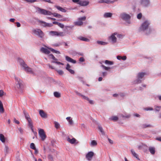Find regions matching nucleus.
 <instances>
[{"label":"nucleus","instance_id":"nucleus-17","mask_svg":"<svg viewBox=\"0 0 161 161\" xmlns=\"http://www.w3.org/2000/svg\"><path fill=\"white\" fill-rule=\"evenodd\" d=\"M116 34V33H114L109 37V38L112 40V41L114 43L116 42V38L115 36V35Z\"/></svg>","mask_w":161,"mask_h":161},{"label":"nucleus","instance_id":"nucleus-52","mask_svg":"<svg viewBox=\"0 0 161 161\" xmlns=\"http://www.w3.org/2000/svg\"><path fill=\"white\" fill-rule=\"evenodd\" d=\"M25 1L27 2L32 3L36 2V0H25Z\"/></svg>","mask_w":161,"mask_h":161},{"label":"nucleus","instance_id":"nucleus-14","mask_svg":"<svg viewBox=\"0 0 161 161\" xmlns=\"http://www.w3.org/2000/svg\"><path fill=\"white\" fill-rule=\"evenodd\" d=\"M0 140L1 141L4 143L8 142V139L5 137L3 135L1 134L0 135Z\"/></svg>","mask_w":161,"mask_h":161},{"label":"nucleus","instance_id":"nucleus-3","mask_svg":"<svg viewBox=\"0 0 161 161\" xmlns=\"http://www.w3.org/2000/svg\"><path fill=\"white\" fill-rule=\"evenodd\" d=\"M150 25L149 22L147 20H145L142 24L139 29V31H144L147 29Z\"/></svg>","mask_w":161,"mask_h":161},{"label":"nucleus","instance_id":"nucleus-61","mask_svg":"<svg viewBox=\"0 0 161 161\" xmlns=\"http://www.w3.org/2000/svg\"><path fill=\"white\" fill-rule=\"evenodd\" d=\"M14 122L16 124H19V121L17 120L15 118L14 119Z\"/></svg>","mask_w":161,"mask_h":161},{"label":"nucleus","instance_id":"nucleus-7","mask_svg":"<svg viewBox=\"0 0 161 161\" xmlns=\"http://www.w3.org/2000/svg\"><path fill=\"white\" fill-rule=\"evenodd\" d=\"M86 19V17L85 16L79 18L78 19V21L75 22V25L78 26L82 25L83 22H82V21H85Z\"/></svg>","mask_w":161,"mask_h":161},{"label":"nucleus","instance_id":"nucleus-36","mask_svg":"<svg viewBox=\"0 0 161 161\" xmlns=\"http://www.w3.org/2000/svg\"><path fill=\"white\" fill-rule=\"evenodd\" d=\"M65 35L64 33L63 32L57 31V36H63Z\"/></svg>","mask_w":161,"mask_h":161},{"label":"nucleus","instance_id":"nucleus-2","mask_svg":"<svg viewBox=\"0 0 161 161\" xmlns=\"http://www.w3.org/2000/svg\"><path fill=\"white\" fill-rule=\"evenodd\" d=\"M18 61L20 63L21 67L23 68L26 72L30 73H32L31 69L27 66V65L25 63L22 59L20 58H18Z\"/></svg>","mask_w":161,"mask_h":161},{"label":"nucleus","instance_id":"nucleus-19","mask_svg":"<svg viewBox=\"0 0 161 161\" xmlns=\"http://www.w3.org/2000/svg\"><path fill=\"white\" fill-rule=\"evenodd\" d=\"M65 58L66 60L68 62L72 63L73 64H75L76 63V61L75 60H73V59L68 56H66L65 57Z\"/></svg>","mask_w":161,"mask_h":161},{"label":"nucleus","instance_id":"nucleus-46","mask_svg":"<svg viewBox=\"0 0 161 161\" xmlns=\"http://www.w3.org/2000/svg\"><path fill=\"white\" fill-rule=\"evenodd\" d=\"M54 125H55V127L56 128L58 129L59 128L60 125H59V124L57 122H54Z\"/></svg>","mask_w":161,"mask_h":161},{"label":"nucleus","instance_id":"nucleus-31","mask_svg":"<svg viewBox=\"0 0 161 161\" xmlns=\"http://www.w3.org/2000/svg\"><path fill=\"white\" fill-rule=\"evenodd\" d=\"M54 97L56 98H59L61 97V94L60 93L55 92L53 93Z\"/></svg>","mask_w":161,"mask_h":161},{"label":"nucleus","instance_id":"nucleus-13","mask_svg":"<svg viewBox=\"0 0 161 161\" xmlns=\"http://www.w3.org/2000/svg\"><path fill=\"white\" fill-rule=\"evenodd\" d=\"M39 114L41 116L42 118H46L47 117V114L42 110H39Z\"/></svg>","mask_w":161,"mask_h":161},{"label":"nucleus","instance_id":"nucleus-27","mask_svg":"<svg viewBox=\"0 0 161 161\" xmlns=\"http://www.w3.org/2000/svg\"><path fill=\"white\" fill-rule=\"evenodd\" d=\"M149 151L152 154H154L155 153V148L154 147H150L149 148Z\"/></svg>","mask_w":161,"mask_h":161},{"label":"nucleus","instance_id":"nucleus-15","mask_svg":"<svg viewBox=\"0 0 161 161\" xmlns=\"http://www.w3.org/2000/svg\"><path fill=\"white\" fill-rule=\"evenodd\" d=\"M98 2V3H113L114 2V1L110 0H99Z\"/></svg>","mask_w":161,"mask_h":161},{"label":"nucleus","instance_id":"nucleus-51","mask_svg":"<svg viewBox=\"0 0 161 161\" xmlns=\"http://www.w3.org/2000/svg\"><path fill=\"white\" fill-rule=\"evenodd\" d=\"M102 66L105 70H108L109 69H110V67H106L104 65H102Z\"/></svg>","mask_w":161,"mask_h":161},{"label":"nucleus","instance_id":"nucleus-22","mask_svg":"<svg viewBox=\"0 0 161 161\" xmlns=\"http://www.w3.org/2000/svg\"><path fill=\"white\" fill-rule=\"evenodd\" d=\"M23 113L24 114L26 119L27 120V121L31 120V119L30 118L28 113H27L25 111V110H24L23 111Z\"/></svg>","mask_w":161,"mask_h":161},{"label":"nucleus","instance_id":"nucleus-55","mask_svg":"<svg viewBox=\"0 0 161 161\" xmlns=\"http://www.w3.org/2000/svg\"><path fill=\"white\" fill-rule=\"evenodd\" d=\"M161 108V107L156 106L155 108V110L157 111H159Z\"/></svg>","mask_w":161,"mask_h":161},{"label":"nucleus","instance_id":"nucleus-63","mask_svg":"<svg viewBox=\"0 0 161 161\" xmlns=\"http://www.w3.org/2000/svg\"><path fill=\"white\" fill-rule=\"evenodd\" d=\"M108 140L109 142L111 143V144H113V142L112 140H111V139H109V138H108Z\"/></svg>","mask_w":161,"mask_h":161},{"label":"nucleus","instance_id":"nucleus-1","mask_svg":"<svg viewBox=\"0 0 161 161\" xmlns=\"http://www.w3.org/2000/svg\"><path fill=\"white\" fill-rule=\"evenodd\" d=\"M16 85L14 87L15 90L18 93H22L23 92V86L22 80L19 78L15 77Z\"/></svg>","mask_w":161,"mask_h":161},{"label":"nucleus","instance_id":"nucleus-33","mask_svg":"<svg viewBox=\"0 0 161 161\" xmlns=\"http://www.w3.org/2000/svg\"><path fill=\"white\" fill-rule=\"evenodd\" d=\"M117 58L119 60L122 59L123 60H125L126 59V57L125 56L122 57L120 56H117Z\"/></svg>","mask_w":161,"mask_h":161},{"label":"nucleus","instance_id":"nucleus-64","mask_svg":"<svg viewBox=\"0 0 161 161\" xmlns=\"http://www.w3.org/2000/svg\"><path fill=\"white\" fill-rule=\"evenodd\" d=\"M14 20L15 19L14 18H11L9 19V21L12 22H14Z\"/></svg>","mask_w":161,"mask_h":161},{"label":"nucleus","instance_id":"nucleus-54","mask_svg":"<svg viewBox=\"0 0 161 161\" xmlns=\"http://www.w3.org/2000/svg\"><path fill=\"white\" fill-rule=\"evenodd\" d=\"M142 13H139L137 15V18L139 19H140L142 18Z\"/></svg>","mask_w":161,"mask_h":161},{"label":"nucleus","instance_id":"nucleus-16","mask_svg":"<svg viewBox=\"0 0 161 161\" xmlns=\"http://www.w3.org/2000/svg\"><path fill=\"white\" fill-rule=\"evenodd\" d=\"M40 50L41 52L46 54H49L50 52L47 49L43 47L41 48Z\"/></svg>","mask_w":161,"mask_h":161},{"label":"nucleus","instance_id":"nucleus-21","mask_svg":"<svg viewBox=\"0 0 161 161\" xmlns=\"http://www.w3.org/2000/svg\"><path fill=\"white\" fill-rule=\"evenodd\" d=\"M67 141L72 144H74L76 141V140L74 138L70 139L69 137H67Z\"/></svg>","mask_w":161,"mask_h":161},{"label":"nucleus","instance_id":"nucleus-48","mask_svg":"<svg viewBox=\"0 0 161 161\" xmlns=\"http://www.w3.org/2000/svg\"><path fill=\"white\" fill-rule=\"evenodd\" d=\"M118 117L116 116H113L111 118V119L114 121H116L117 120H118Z\"/></svg>","mask_w":161,"mask_h":161},{"label":"nucleus","instance_id":"nucleus-62","mask_svg":"<svg viewBox=\"0 0 161 161\" xmlns=\"http://www.w3.org/2000/svg\"><path fill=\"white\" fill-rule=\"evenodd\" d=\"M79 61L80 62H83L84 61V59L83 57H80L79 59Z\"/></svg>","mask_w":161,"mask_h":161},{"label":"nucleus","instance_id":"nucleus-58","mask_svg":"<svg viewBox=\"0 0 161 161\" xmlns=\"http://www.w3.org/2000/svg\"><path fill=\"white\" fill-rule=\"evenodd\" d=\"M48 57L50 58H54V55L52 54H50L48 55Z\"/></svg>","mask_w":161,"mask_h":161},{"label":"nucleus","instance_id":"nucleus-10","mask_svg":"<svg viewBox=\"0 0 161 161\" xmlns=\"http://www.w3.org/2000/svg\"><path fill=\"white\" fill-rule=\"evenodd\" d=\"M141 4L144 7H148L150 4V2L149 0H141Z\"/></svg>","mask_w":161,"mask_h":161},{"label":"nucleus","instance_id":"nucleus-20","mask_svg":"<svg viewBox=\"0 0 161 161\" xmlns=\"http://www.w3.org/2000/svg\"><path fill=\"white\" fill-rule=\"evenodd\" d=\"M89 2L87 1H80V0L79 2V4L81 6H86L88 5Z\"/></svg>","mask_w":161,"mask_h":161},{"label":"nucleus","instance_id":"nucleus-29","mask_svg":"<svg viewBox=\"0 0 161 161\" xmlns=\"http://www.w3.org/2000/svg\"><path fill=\"white\" fill-rule=\"evenodd\" d=\"M112 15V14L110 13H106L104 14V17L105 18L111 17Z\"/></svg>","mask_w":161,"mask_h":161},{"label":"nucleus","instance_id":"nucleus-50","mask_svg":"<svg viewBox=\"0 0 161 161\" xmlns=\"http://www.w3.org/2000/svg\"><path fill=\"white\" fill-rule=\"evenodd\" d=\"M52 63H56V64H61V65H64V64L63 63H61L60 62H59L55 61H52Z\"/></svg>","mask_w":161,"mask_h":161},{"label":"nucleus","instance_id":"nucleus-26","mask_svg":"<svg viewBox=\"0 0 161 161\" xmlns=\"http://www.w3.org/2000/svg\"><path fill=\"white\" fill-rule=\"evenodd\" d=\"M66 119L69 122V123L70 125H73V122L72 119L71 118V117H67L66 118Z\"/></svg>","mask_w":161,"mask_h":161},{"label":"nucleus","instance_id":"nucleus-24","mask_svg":"<svg viewBox=\"0 0 161 161\" xmlns=\"http://www.w3.org/2000/svg\"><path fill=\"white\" fill-rule=\"evenodd\" d=\"M53 24L57 25L59 27L62 28H64V25L60 23L56 22V21H53Z\"/></svg>","mask_w":161,"mask_h":161},{"label":"nucleus","instance_id":"nucleus-47","mask_svg":"<svg viewBox=\"0 0 161 161\" xmlns=\"http://www.w3.org/2000/svg\"><path fill=\"white\" fill-rule=\"evenodd\" d=\"M59 20L60 21H69V19H68V18H63L62 19H59Z\"/></svg>","mask_w":161,"mask_h":161},{"label":"nucleus","instance_id":"nucleus-38","mask_svg":"<svg viewBox=\"0 0 161 161\" xmlns=\"http://www.w3.org/2000/svg\"><path fill=\"white\" fill-rule=\"evenodd\" d=\"M4 109L3 103L1 101V113H4Z\"/></svg>","mask_w":161,"mask_h":161},{"label":"nucleus","instance_id":"nucleus-53","mask_svg":"<svg viewBox=\"0 0 161 161\" xmlns=\"http://www.w3.org/2000/svg\"><path fill=\"white\" fill-rule=\"evenodd\" d=\"M58 73L60 75H62L64 74V72L62 70H58L57 71Z\"/></svg>","mask_w":161,"mask_h":161},{"label":"nucleus","instance_id":"nucleus-39","mask_svg":"<svg viewBox=\"0 0 161 161\" xmlns=\"http://www.w3.org/2000/svg\"><path fill=\"white\" fill-rule=\"evenodd\" d=\"M28 121V125L29 127L31 128H33V123L32 122V121L31 119L30 120H29Z\"/></svg>","mask_w":161,"mask_h":161},{"label":"nucleus","instance_id":"nucleus-28","mask_svg":"<svg viewBox=\"0 0 161 161\" xmlns=\"http://www.w3.org/2000/svg\"><path fill=\"white\" fill-rule=\"evenodd\" d=\"M131 152L132 155L135 157L138 160H140L139 157H138L137 154L135 152V151L133 150V149H131Z\"/></svg>","mask_w":161,"mask_h":161},{"label":"nucleus","instance_id":"nucleus-42","mask_svg":"<svg viewBox=\"0 0 161 161\" xmlns=\"http://www.w3.org/2000/svg\"><path fill=\"white\" fill-rule=\"evenodd\" d=\"M98 129L103 135L104 134V132L103 130V128L100 126H98Z\"/></svg>","mask_w":161,"mask_h":161},{"label":"nucleus","instance_id":"nucleus-41","mask_svg":"<svg viewBox=\"0 0 161 161\" xmlns=\"http://www.w3.org/2000/svg\"><path fill=\"white\" fill-rule=\"evenodd\" d=\"M79 95L80 96H81L83 99L86 100H89V98L88 97H87L83 95H81L80 94H79Z\"/></svg>","mask_w":161,"mask_h":161},{"label":"nucleus","instance_id":"nucleus-44","mask_svg":"<svg viewBox=\"0 0 161 161\" xmlns=\"http://www.w3.org/2000/svg\"><path fill=\"white\" fill-rule=\"evenodd\" d=\"M97 42L98 44L102 45H104L107 44L106 42L101 41H98Z\"/></svg>","mask_w":161,"mask_h":161},{"label":"nucleus","instance_id":"nucleus-57","mask_svg":"<svg viewBox=\"0 0 161 161\" xmlns=\"http://www.w3.org/2000/svg\"><path fill=\"white\" fill-rule=\"evenodd\" d=\"M72 1L74 3H76L78 4H79V2H80V0H72Z\"/></svg>","mask_w":161,"mask_h":161},{"label":"nucleus","instance_id":"nucleus-45","mask_svg":"<svg viewBox=\"0 0 161 161\" xmlns=\"http://www.w3.org/2000/svg\"><path fill=\"white\" fill-rule=\"evenodd\" d=\"M9 150L8 147L6 146H5L4 149V151L5 153L6 154L8 153Z\"/></svg>","mask_w":161,"mask_h":161},{"label":"nucleus","instance_id":"nucleus-30","mask_svg":"<svg viewBox=\"0 0 161 161\" xmlns=\"http://www.w3.org/2000/svg\"><path fill=\"white\" fill-rule=\"evenodd\" d=\"M52 15H53L54 17H57L58 18H62L63 16L59 14L56 13H52Z\"/></svg>","mask_w":161,"mask_h":161},{"label":"nucleus","instance_id":"nucleus-59","mask_svg":"<svg viewBox=\"0 0 161 161\" xmlns=\"http://www.w3.org/2000/svg\"><path fill=\"white\" fill-rule=\"evenodd\" d=\"M145 110L147 111L152 110H153V108H145Z\"/></svg>","mask_w":161,"mask_h":161},{"label":"nucleus","instance_id":"nucleus-60","mask_svg":"<svg viewBox=\"0 0 161 161\" xmlns=\"http://www.w3.org/2000/svg\"><path fill=\"white\" fill-rule=\"evenodd\" d=\"M18 130H19V132L20 133L23 134V129H22V128H19L18 129Z\"/></svg>","mask_w":161,"mask_h":161},{"label":"nucleus","instance_id":"nucleus-11","mask_svg":"<svg viewBox=\"0 0 161 161\" xmlns=\"http://www.w3.org/2000/svg\"><path fill=\"white\" fill-rule=\"evenodd\" d=\"M94 155V153L93 152L90 151L86 155V158L89 161L92 159Z\"/></svg>","mask_w":161,"mask_h":161},{"label":"nucleus","instance_id":"nucleus-37","mask_svg":"<svg viewBox=\"0 0 161 161\" xmlns=\"http://www.w3.org/2000/svg\"><path fill=\"white\" fill-rule=\"evenodd\" d=\"M142 128H145L147 127H151L152 126L150 125L143 124L142 125Z\"/></svg>","mask_w":161,"mask_h":161},{"label":"nucleus","instance_id":"nucleus-8","mask_svg":"<svg viewBox=\"0 0 161 161\" xmlns=\"http://www.w3.org/2000/svg\"><path fill=\"white\" fill-rule=\"evenodd\" d=\"M38 22L42 26L44 27H51L53 26V24L52 23H47L40 20H39Z\"/></svg>","mask_w":161,"mask_h":161},{"label":"nucleus","instance_id":"nucleus-40","mask_svg":"<svg viewBox=\"0 0 161 161\" xmlns=\"http://www.w3.org/2000/svg\"><path fill=\"white\" fill-rule=\"evenodd\" d=\"M105 63L106 64L109 65H112L113 64V63L111 61H108V60H105Z\"/></svg>","mask_w":161,"mask_h":161},{"label":"nucleus","instance_id":"nucleus-23","mask_svg":"<svg viewBox=\"0 0 161 161\" xmlns=\"http://www.w3.org/2000/svg\"><path fill=\"white\" fill-rule=\"evenodd\" d=\"M55 7L57 8L58 10L63 12L65 13L66 12V10H65L64 8L58 6H55Z\"/></svg>","mask_w":161,"mask_h":161},{"label":"nucleus","instance_id":"nucleus-6","mask_svg":"<svg viewBox=\"0 0 161 161\" xmlns=\"http://www.w3.org/2000/svg\"><path fill=\"white\" fill-rule=\"evenodd\" d=\"M38 133L42 140L44 141L46 138L47 136L44 130L42 129H39Z\"/></svg>","mask_w":161,"mask_h":161},{"label":"nucleus","instance_id":"nucleus-32","mask_svg":"<svg viewBox=\"0 0 161 161\" xmlns=\"http://www.w3.org/2000/svg\"><path fill=\"white\" fill-rule=\"evenodd\" d=\"M50 34L53 36H57V31H51L49 32Z\"/></svg>","mask_w":161,"mask_h":161},{"label":"nucleus","instance_id":"nucleus-12","mask_svg":"<svg viewBox=\"0 0 161 161\" xmlns=\"http://www.w3.org/2000/svg\"><path fill=\"white\" fill-rule=\"evenodd\" d=\"M121 18L125 20H127L129 19L130 18V16L127 14L125 13H123L120 15Z\"/></svg>","mask_w":161,"mask_h":161},{"label":"nucleus","instance_id":"nucleus-49","mask_svg":"<svg viewBox=\"0 0 161 161\" xmlns=\"http://www.w3.org/2000/svg\"><path fill=\"white\" fill-rule=\"evenodd\" d=\"M48 158L50 161H53V157L51 155H49L48 156Z\"/></svg>","mask_w":161,"mask_h":161},{"label":"nucleus","instance_id":"nucleus-25","mask_svg":"<svg viewBox=\"0 0 161 161\" xmlns=\"http://www.w3.org/2000/svg\"><path fill=\"white\" fill-rule=\"evenodd\" d=\"M78 39L80 40L86 42H89L90 41L89 39L83 36H80L78 37Z\"/></svg>","mask_w":161,"mask_h":161},{"label":"nucleus","instance_id":"nucleus-5","mask_svg":"<svg viewBox=\"0 0 161 161\" xmlns=\"http://www.w3.org/2000/svg\"><path fill=\"white\" fill-rule=\"evenodd\" d=\"M38 11L41 14L48 15H52V13L49 11L43 9H42L40 8H38Z\"/></svg>","mask_w":161,"mask_h":161},{"label":"nucleus","instance_id":"nucleus-35","mask_svg":"<svg viewBox=\"0 0 161 161\" xmlns=\"http://www.w3.org/2000/svg\"><path fill=\"white\" fill-rule=\"evenodd\" d=\"M48 48L52 52H53V53H56L57 54H58L60 53V52L59 51L56 50L53 48Z\"/></svg>","mask_w":161,"mask_h":161},{"label":"nucleus","instance_id":"nucleus-9","mask_svg":"<svg viewBox=\"0 0 161 161\" xmlns=\"http://www.w3.org/2000/svg\"><path fill=\"white\" fill-rule=\"evenodd\" d=\"M145 74V73L143 72L139 73L137 75L138 79L136 80V83H141V80L140 79H142Z\"/></svg>","mask_w":161,"mask_h":161},{"label":"nucleus","instance_id":"nucleus-18","mask_svg":"<svg viewBox=\"0 0 161 161\" xmlns=\"http://www.w3.org/2000/svg\"><path fill=\"white\" fill-rule=\"evenodd\" d=\"M70 66L69 64H67L66 69L68 70L71 74H75V71L73 70L70 69Z\"/></svg>","mask_w":161,"mask_h":161},{"label":"nucleus","instance_id":"nucleus-56","mask_svg":"<svg viewBox=\"0 0 161 161\" xmlns=\"http://www.w3.org/2000/svg\"><path fill=\"white\" fill-rule=\"evenodd\" d=\"M5 94L6 93L4 92L3 90H1V97Z\"/></svg>","mask_w":161,"mask_h":161},{"label":"nucleus","instance_id":"nucleus-43","mask_svg":"<svg viewBox=\"0 0 161 161\" xmlns=\"http://www.w3.org/2000/svg\"><path fill=\"white\" fill-rule=\"evenodd\" d=\"M30 147L33 149H35L36 147L34 143H32L30 144Z\"/></svg>","mask_w":161,"mask_h":161},{"label":"nucleus","instance_id":"nucleus-4","mask_svg":"<svg viewBox=\"0 0 161 161\" xmlns=\"http://www.w3.org/2000/svg\"><path fill=\"white\" fill-rule=\"evenodd\" d=\"M33 32L41 38H43L44 36V33L40 29H36L34 30L33 31Z\"/></svg>","mask_w":161,"mask_h":161},{"label":"nucleus","instance_id":"nucleus-34","mask_svg":"<svg viewBox=\"0 0 161 161\" xmlns=\"http://www.w3.org/2000/svg\"><path fill=\"white\" fill-rule=\"evenodd\" d=\"M97 142L94 140H92V141L90 145L92 146H97Z\"/></svg>","mask_w":161,"mask_h":161}]
</instances>
